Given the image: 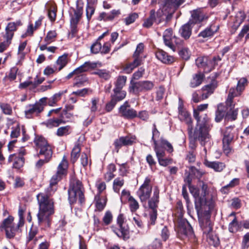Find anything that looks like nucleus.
<instances>
[{"instance_id": "7ed1b4c3", "label": "nucleus", "mask_w": 249, "mask_h": 249, "mask_svg": "<svg viewBox=\"0 0 249 249\" xmlns=\"http://www.w3.org/2000/svg\"><path fill=\"white\" fill-rule=\"evenodd\" d=\"M68 167V161L66 157L64 156L61 161L57 167L56 173L52 176L50 180L49 186L45 190V192L44 193L48 197H51L53 195L57 190L58 182L67 176Z\"/></svg>"}, {"instance_id": "7c9ffc66", "label": "nucleus", "mask_w": 249, "mask_h": 249, "mask_svg": "<svg viewBox=\"0 0 249 249\" xmlns=\"http://www.w3.org/2000/svg\"><path fill=\"white\" fill-rule=\"evenodd\" d=\"M203 164L207 167L213 169L215 172H221L225 168V164L223 162L217 161H210L207 159H204Z\"/></svg>"}, {"instance_id": "13d9d810", "label": "nucleus", "mask_w": 249, "mask_h": 249, "mask_svg": "<svg viewBox=\"0 0 249 249\" xmlns=\"http://www.w3.org/2000/svg\"><path fill=\"white\" fill-rule=\"evenodd\" d=\"M38 233V228L36 226H34V225H32L30 229L28 234L26 237V243H29L33 240Z\"/></svg>"}, {"instance_id": "ddd939ff", "label": "nucleus", "mask_w": 249, "mask_h": 249, "mask_svg": "<svg viewBox=\"0 0 249 249\" xmlns=\"http://www.w3.org/2000/svg\"><path fill=\"white\" fill-rule=\"evenodd\" d=\"M162 10H158L156 12L155 9L151 10L149 17L143 20L142 26L145 28H150L154 22L157 25L160 24L164 20Z\"/></svg>"}, {"instance_id": "72a5a7b5", "label": "nucleus", "mask_w": 249, "mask_h": 249, "mask_svg": "<svg viewBox=\"0 0 249 249\" xmlns=\"http://www.w3.org/2000/svg\"><path fill=\"white\" fill-rule=\"evenodd\" d=\"M226 115V110L224 107V104H218L215 111L214 121L217 123L221 122L224 118L225 119Z\"/></svg>"}, {"instance_id": "c03bdc74", "label": "nucleus", "mask_w": 249, "mask_h": 249, "mask_svg": "<svg viewBox=\"0 0 249 249\" xmlns=\"http://www.w3.org/2000/svg\"><path fill=\"white\" fill-rule=\"evenodd\" d=\"M152 132V136L151 138V141H152L154 143V150H156L159 149L158 146L159 142L158 141L157 139L160 138V133L157 128V126L155 124H153Z\"/></svg>"}, {"instance_id": "a19ab883", "label": "nucleus", "mask_w": 249, "mask_h": 249, "mask_svg": "<svg viewBox=\"0 0 249 249\" xmlns=\"http://www.w3.org/2000/svg\"><path fill=\"white\" fill-rule=\"evenodd\" d=\"M63 94V92H59L58 93L54 94L53 96L50 98L46 97H42V98H45V104H44V107L47 105L51 107H53L56 105V103L60 100L61 96Z\"/></svg>"}, {"instance_id": "6e6552de", "label": "nucleus", "mask_w": 249, "mask_h": 249, "mask_svg": "<svg viewBox=\"0 0 249 249\" xmlns=\"http://www.w3.org/2000/svg\"><path fill=\"white\" fill-rule=\"evenodd\" d=\"M208 107V104H203L197 106L196 108L194 109L193 117L196 122L195 126L211 129L213 125L211 124V118L206 113H200V112L207 109Z\"/></svg>"}, {"instance_id": "9d476101", "label": "nucleus", "mask_w": 249, "mask_h": 249, "mask_svg": "<svg viewBox=\"0 0 249 249\" xmlns=\"http://www.w3.org/2000/svg\"><path fill=\"white\" fill-rule=\"evenodd\" d=\"M160 189L158 186H155L152 196L151 199L148 202V206L151 212L149 213L150 223L154 225L157 218L158 212L157 208L160 202Z\"/></svg>"}, {"instance_id": "f704fd0d", "label": "nucleus", "mask_w": 249, "mask_h": 249, "mask_svg": "<svg viewBox=\"0 0 249 249\" xmlns=\"http://www.w3.org/2000/svg\"><path fill=\"white\" fill-rule=\"evenodd\" d=\"M158 148L160 151H165L171 153L174 151V148L172 144L166 139L160 137L158 143Z\"/></svg>"}, {"instance_id": "0e129e2a", "label": "nucleus", "mask_w": 249, "mask_h": 249, "mask_svg": "<svg viewBox=\"0 0 249 249\" xmlns=\"http://www.w3.org/2000/svg\"><path fill=\"white\" fill-rule=\"evenodd\" d=\"M128 200L131 212H136L139 208V204L138 201L132 196H130L128 197Z\"/></svg>"}, {"instance_id": "393cba45", "label": "nucleus", "mask_w": 249, "mask_h": 249, "mask_svg": "<svg viewBox=\"0 0 249 249\" xmlns=\"http://www.w3.org/2000/svg\"><path fill=\"white\" fill-rule=\"evenodd\" d=\"M68 121H66L63 117V114H59L58 117H53L47 120L43 124L49 128H53L59 126L61 124H65Z\"/></svg>"}, {"instance_id": "6e6d98bb", "label": "nucleus", "mask_w": 249, "mask_h": 249, "mask_svg": "<svg viewBox=\"0 0 249 249\" xmlns=\"http://www.w3.org/2000/svg\"><path fill=\"white\" fill-rule=\"evenodd\" d=\"M238 109L237 108L231 110L226 111L225 120L228 121H234L237 119Z\"/></svg>"}, {"instance_id": "a878e982", "label": "nucleus", "mask_w": 249, "mask_h": 249, "mask_svg": "<svg viewBox=\"0 0 249 249\" xmlns=\"http://www.w3.org/2000/svg\"><path fill=\"white\" fill-rule=\"evenodd\" d=\"M121 14L120 10L113 9L110 12L107 13L103 12L100 13L97 20L104 21H112L115 18L118 17Z\"/></svg>"}, {"instance_id": "39448f33", "label": "nucleus", "mask_w": 249, "mask_h": 249, "mask_svg": "<svg viewBox=\"0 0 249 249\" xmlns=\"http://www.w3.org/2000/svg\"><path fill=\"white\" fill-rule=\"evenodd\" d=\"M211 129L195 126L193 127L187 128L189 138V147L194 151L197 146L196 141L199 142L200 144L204 146L209 139V131Z\"/></svg>"}, {"instance_id": "5fc2aeb1", "label": "nucleus", "mask_w": 249, "mask_h": 249, "mask_svg": "<svg viewBox=\"0 0 249 249\" xmlns=\"http://www.w3.org/2000/svg\"><path fill=\"white\" fill-rule=\"evenodd\" d=\"M57 36V33L56 30H50L47 33L44 41L47 43V44H50L52 42L55 41Z\"/></svg>"}, {"instance_id": "5701e85b", "label": "nucleus", "mask_w": 249, "mask_h": 249, "mask_svg": "<svg viewBox=\"0 0 249 249\" xmlns=\"http://www.w3.org/2000/svg\"><path fill=\"white\" fill-rule=\"evenodd\" d=\"M111 228L113 232L120 238H121L124 241L129 239V228L127 225L118 226V228H117L114 226H112Z\"/></svg>"}, {"instance_id": "412c9836", "label": "nucleus", "mask_w": 249, "mask_h": 249, "mask_svg": "<svg viewBox=\"0 0 249 249\" xmlns=\"http://www.w3.org/2000/svg\"><path fill=\"white\" fill-rule=\"evenodd\" d=\"M245 18L246 15L242 11L238 12L235 16L231 18V21H230L229 25L231 28L230 31L231 34L235 33Z\"/></svg>"}, {"instance_id": "37998d69", "label": "nucleus", "mask_w": 249, "mask_h": 249, "mask_svg": "<svg viewBox=\"0 0 249 249\" xmlns=\"http://www.w3.org/2000/svg\"><path fill=\"white\" fill-rule=\"evenodd\" d=\"M128 91L130 93L138 95L140 92H142L140 82H134L132 79L130 81L128 88Z\"/></svg>"}, {"instance_id": "e2e57ef3", "label": "nucleus", "mask_w": 249, "mask_h": 249, "mask_svg": "<svg viewBox=\"0 0 249 249\" xmlns=\"http://www.w3.org/2000/svg\"><path fill=\"white\" fill-rule=\"evenodd\" d=\"M141 87H142V91H146L152 90L154 87V84L153 82L148 80L140 81Z\"/></svg>"}, {"instance_id": "423d86ee", "label": "nucleus", "mask_w": 249, "mask_h": 249, "mask_svg": "<svg viewBox=\"0 0 249 249\" xmlns=\"http://www.w3.org/2000/svg\"><path fill=\"white\" fill-rule=\"evenodd\" d=\"M14 220V217L12 215H9L3 219L0 225V231H4L6 237L9 239H13L17 234L21 233V228L24 226L19 222L15 225Z\"/></svg>"}, {"instance_id": "473e14b6", "label": "nucleus", "mask_w": 249, "mask_h": 249, "mask_svg": "<svg viewBox=\"0 0 249 249\" xmlns=\"http://www.w3.org/2000/svg\"><path fill=\"white\" fill-rule=\"evenodd\" d=\"M194 25L191 21H188L187 23L182 25L179 30V33L182 37L184 39H188L192 35V30Z\"/></svg>"}, {"instance_id": "0eeeda50", "label": "nucleus", "mask_w": 249, "mask_h": 249, "mask_svg": "<svg viewBox=\"0 0 249 249\" xmlns=\"http://www.w3.org/2000/svg\"><path fill=\"white\" fill-rule=\"evenodd\" d=\"M22 25L20 20H18L16 22H9L5 27V33L2 35L4 40L0 42V53H3L9 47L12 43V40L14 36V34L17 31L18 27Z\"/></svg>"}, {"instance_id": "f8f14e48", "label": "nucleus", "mask_w": 249, "mask_h": 249, "mask_svg": "<svg viewBox=\"0 0 249 249\" xmlns=\"http://www.w3.org/2000/svg\"><path fill=\"white\" fill-rule=\"evenodd\" d=\"M177 235L178 237L181 240L193 235V228L186 219L182 217L178 218Z\"/></svg>"}, {"instance_id": "f257e3e1", "label": "nucleus", "mask_w": 249, "mask_h": 249, "mask_svg": "<svg viewBox=\"0 0 249 249\" xmlns=\"http://www.w3.org/2000/svg\"><path fill=\"white\" fill-rule=\"evenodd\" d=\"M36 199L39 207L37 214L38 223L39 225L44 224L46 227L50 228L52 221L50 216L54 213V199L44 193L38 194Z\"/></svg>"}, {"instance_id": "b1692460", "label": "nucleus", "mask_w": 249, "mask_h": 249, "mask_svg": "<svg viewBox=\"0 0 249 249\" xmlns=\"http://www.w3.org/2000/svg\"><path fill=\"white\" fill-rule=\"evenodd\" d=\"M155 56L158 60L167 65L172 64L176 60L174 57L169 55L168 53L160 49H158L156 51Z\"/></svg>"}, {"instance_id": "c85d7f7f", "label": "nucleus", "mask_w": 249, "mask_h": 249, "mask_svg": "<svg viewBox=\"0 0 249 249\" xmlns=\"http://www.w3.org/2000/svg\"><path fill=\"white\" fill-rule=\"evenodd\" d=\"M89 79L86 74H78L73 79L72 87L80 88L89 84Z\"/></svg>"}, {"instance_id": "e433bc0d", "label": "nucleus", "mask_w": 249, "mask_h": 249, "mask_svg": "<svg viewBox=\"0 0 249 249\" xmlns=\"http://www.w3.org/2000/svg\"><path fill=\"white\" fill-rule=\"evenodd\" d=\"M199 224L203 234L207 235L212 233L213 225L210 218H207L203 221H199Z\"/></svg>"}, {"instance_id": "ea45409f", "label": "nucleus", "mask_w": 249, "mask_h": 249, "mask_svg": "<svg viewBox=\"0 0 249 249\" xmlns=\"http://www.w3.org/2000/svg\"><path fill=\"white\" fill-rule=\"evenodd\" d=\"M242 221L238 222L236 216L229 224V231L232 233H235L239 231H242Z\"/></svg>"}, {"instance_id": "338daca9", "label": "nucleus", "mask_w": 249, "mask_h": 249, "mask_svg": "<svg viewBox=\"0 0 249 249\" xmlns=\"http://www.w3.org/2000/svg\"><path fill=\"white\" fill-rule=\"evenodd\" d=\"M162 241L158 238H156L147 247L148 249H161L162 248Z\"/></svg>"}, {"instance_id": "c756f323", "label": "nucleus", "mask_w": 249, "mask_h": 249, "mask_svg": "<svg viewBox=\"0 0 249 249\" xmlns=\"http://www.w3.org/2000/svg\"><path fill=\"white\" fill-rule=\"evenodd\" d=\"M205 78V74L200 71H198L192 76L189 85L192 88H195L200 86Z\"/></svg>"}, {"instance_id": "bb28decb", "label": "nucleus", "mask_w": 249, "mask_h": 249, "mask_svg": "<svg viewBox=\"0 0 249 249\" xmlns=\"http://www.w3.org/2000/svg\"><path fill=\"white\" fill-rule=\"evenodd\" d=\"M196 64L199 69H202L204 74L211 72L209 63V57L207 56H201L197 57L196 60Z\"/></svg>"}, {"instance_id": "603ef678", "label": "nucleus", "mask_w": 249, "mask_h": 249, "mask_svg": "<svg viewBox=\"0 0 249 249\" xmlns=\"http://www.w3.org/2000/svg\"><path fill=\"white\" fill-rule=\"evenodd\" d=\"M206 237L210 245L214 247H217L220 245V240L217 235L213 234L212 233H211L207 235Z\"/></svg>"}, {"instance_id": "052dcab7", "label": "nucleus", "mask_w": 249, "mask_h": 249, "mask_svg": "<svg viewBox=\"0 0 249 249\" xmlns=\"http://www.w3.org/2000/svg\"><path fill=\"white\" fill-rule=\"evenodd\" d=\"M18 71V68L16 67H13L10 70L8 74L6 75L4 80L7 78L10 81H13L16 79Z\"/></svg>"}, {"instance_id": "4be33fe9", "label": "nucleus", "mask_w": 249, "mask_h": 249, "mask_svg": "<svg viewBox=\"0 0 249 249\" xmlns=\"http://www.w3.org/2000/svg\"><path fill=\"white\" fill-rule=\"evenodd\" d=\"M25 160V158L18 156L15 154H12L8 156L7 163H12V168L17 171H19L24 166Z\"/></svg>"}, {"instance_id": "9b49d317", "label": "nucleus", "mask_w": 249, "mask_h": 249, "mask_svg": "<svg viewBox=\"0 0 249 249\" xmlns=\"http://www.w3.org/2000/svg\"><path fill=\"white\" fill-rule=\"evenodd\" d=\"M151 179L149 177L145 178L143 183L140 186L136 194L142 204H146L151 199L152 191Z\"/></svg>"}, {"instance_id": "f3484780", "label": "nucleus", "mask_w": 249, "mask_h": 249, "mask_svg": "<svg viewBox=\"0 0 249 249\" xmlns=\"http://www.w3.org/2000/svg\"><path fill=\"white\" fill-rule=\"evenodd\" d=\"M120 116L127 120H133L137 117V111L125 101L118 109Z\"/></svg>"}, {"instance_id": "2eb2a0df", "label": "nucleus", "mask_w": 249, "mask_h": 249, "mask_svg": "<svg viewBox=\"0 0 249 249\" xmlns=\"http://www.w3.org/2000/svg\"><path fill=\"white\" fill-rule=\"evenodd\" d=\"M178 114L179 120L185 122L187 124V128L193 127V120L191 114L184 107V102L181 98L178 99Z\"/></svg>"}, {"instance_id": "2f4dec72", "label": "nucleus", "mask_w": 249, "mask_h": 249, "mask_svg": "<svg viewBox=\"0 0 249 249\" xmlns=\"http://www.w3.org/2000/svg\"><path fill=\"white\" fill-rule=\"evenodd\" d=\"M172 34V29L171 28L167 29L164 32L163 38L165 45L169 47L174 52H175L176 51V47L173 43Z\"/></svg>"}, {"instance_id": "8fccbe9b", "label": "nucleus", "mask_w": 249, "mask_h": 249, "mask_svg": "<svg viewBox=\"0 0 249 249\" xmlns=\"http://www.w3.org/2000/svg\"><path fill=\"white\" fill-rule=\"evenodd\" d=\"M127 80V77L124 75H119L117 77L116 81L114 82V89H123L125 85Z\"/></svg>"}, {"instance_id": "774afa93", "label": "nucleus", "mask_w": 249, "mask_h": 249, "mask_svg": "<svg viewBox=\"0 0 249 249\" xmlns=\"http://www.w3.org/2000/svg\"><path fill=\"white\" fill-rule=\"evenodd\" d=\"M160 235L163 242H166L169 239L170 232L167 226H163L161 230Z\"/></svg>"}, {"instance_id": "6ab92c4d", "label": "nucleus", "mask_w": 249, "mask_h": 249, "mask_svg": "<svg viewBox=\"0 0 249 249\" xmlns=\"http://www.w3.org/2000/svg\"><path fill=\"white\" fill-rule=\"evenodd\" d=\"M135 140L136 137L135 136H122L119 139L115 140L113 145L115 150L117 152H118L123 146L132 145L136 143Z\"/></svg>"}, {"instance_id": "4d7b16f0", "label": "nucleus", "mask_w": 249, "mask_h": 249, "mask_svg": "<svg viewBox=\"0 0 249 249\" xmlns=\"http://www.w3.org/2000/svg\"><path fill=\"white\" fill-rule=\"evenodd\" d=\"M178 53L182 59L185 61L189 60L191 55L190 51L187 47H182L178 51Z\"/></svg>"}, {"instance_id": "3c124183", "label": "nucleus", "mask_w": 249, "mask_h": 249, "mask_svg": "<svg viewBox=\"0 0 249 249\" xmlns=\"http://www.w3.org/2000/svg\"><path fill=\"white\" fill-rule=\"evenodd\" d=\"M57 11V6L55 4L50 5L48 9V16L52 22H54L56 20Z\"/></svg>"}, {"instance_id": "09e8293b", "label": "nucleus", "mask_w": 249, "mask_h": 249, "mask_svg": "<svg viewBox=\"0 0 249 249\" xmlns=\"http://www.w3.org/2000/svg\"><path fill=\"white\" fill-rule=\"evenodd\" d=\"M217 86L218 82L217 80L214 79H212L211 83L209 84L204 86L202 88L201 90L203 92L207 91L212 94L213 93L214 90L217 87Z\"/></svg>"}, {"instance_id": "680f3d73", "label": "nucleus", "mask_w": 249, "mask_h": 249, "mask_svg": "<svg viewBox=\"0 0 249 249\" xmlns=\"http://www.w3.org/2000/svg\"><path fill=\"white\" fill-rule=\"evenodd\" d=\"M124 179L120 178H115L113 183V189L115 192L119 193L120 192V188L124 184Z\"/></svg>"}, {"instance_id": "bf43d9fd", "label": "nucleus", "mask_w": 249, "mask_h": 249, "mask_svg": "<svg viewBox=\"0 0 249 249\" xmlns=\"http://www.w3.org/2000/svg\"><path fill=\"white\" fill-rule=\"evenodd\" d=\"M68 54L64 53L63 55L59 56L57 61L56 63L59 66L58 68V71H61L63 68H64L66 65L68 64Z\"/></svg>"}, {"instance_id": "a18cd8bd", "label": "nucleus", "mask_w": 249, "mask_h": 249, "mask_svg": "<svg viewBox=\"0 0 249 249\" xmlns=\"http://www.w3.org/2000/svg\"><path fill=\"white\" fill-rule=\"evenodd\" d=\"M80 152L81 146L79 143H77L74 145L71 154V161L72 164H74L77 160Z\"/></svg>"}, {"instance_id": "69168bd1", "label": "nucleus", "mask_w": 249, "mask_h": 249, "mask_svg": "<svg viewBox=\"0 0 249 249\" xmlns=\"http://www.w3.org/2000/svg\"><path fill=\"white\" fill-rule=\"evenodd\" d=\"M222 60V57L219 55L214 56L212 59L209 58V67L211 71L213 70L218 64V62Z\"/></svg>"}, {"instance_id": "864d4df0", "label": "nucleus", "mask_w": 249, "mask_h": 249, "mask_svg": "<svg viewBox=\"0 0 249 249\" xmlns=\"http://www.w3.org/2000/svg\"><path fill=\"white\" fill-rule=\"evenodd\" d=\"M93 74L98 75L100 78L105 80H108L111 77V74L109 71L105 69H98L92 72Z\"/></svg>"}, {"instance_id": "cd10ccee", "label": "nucleus", "mask_w": 249, "mask_h": 249, "mask_svg": "<svg viewBox=\"0 0 249 249\" xmlns=\"http://www.w3.org/2000/svg\"><path fill=\"white\" fill-rule=\"evenodd\" d=\"M158 160V162L160 166L166 167L168 165L173 163V159L170 158H164L165 156V152L160 151L158 149L154 150Z\"/></svg>"}, {"instance_id": "c9c22d12", "label": "nucleus", "mask_w": 249, "mask_h": 249, "mask_svg": "<svg viewBox=\"0 0 249 249\" xmlns=\"http://www.w3.org/2000/svg\"><path fill=\"white\" fill-rule=\"evenodd\" d=\"M38 153L37 154V156L40 157V156H44V158L52 159L53 153V150L52 145L49 143L46 146L42 147L38 149Z\"/></svg>"}, {"instance_id": "49530a36", "label": "nucleus", "mask_w": 249, "mask_h": 249, "mask_svg": "<svg viewBox=\"0 0 249 249\" xmlns=\"http://www.w3.org/2000/svg\"><path fill=\"white\" fill-rule=\"evenodd\" d=\"M95 199L96 200L95 202V211H97L98 212H102L105 208L107 199V198H101L100 197V196H96L95 197Z\"/></svg>"}, {"instance_id": "4c0bfd02", "label": "nucleus", "mask_w": 249, "mask_h": 249, "mask_svg": "<svg viewBox=\"0 0 249 249\" xmlns=\"http://www.w3.org/2000/svg\"><path fill=\"white\" fill-rule=\"evenodd\" d=\"M126 95V92L123 89H113V92L111 94L110 99L116 102H119L124 100Z\"/></svg>"}, {"instance_id": "aec40b11", "label": "nucleus", "mask_w": 249, "mask_h": 249, "mask_svg": "<svg viewBox=\"0 0 249 249\" xmlns=\"http://www.w3.org/2000/svg\"><path fill=\"white\" fill-rule=\"evenodd\" d=\"M219 25L215 23H212L208 27L201 31L198 34V37H202L205 40L212 38L213 36L218 31Z\"/></svg>"}, {"instance_id": "dca6fc26", "label": "nucleus", "mask_w": 249, "mask_h": 249, "mask_svg": "<svg viewBox=\"0 0 249 249\" xmlns=\"http://www.w3.org/2000/svg\"><path fill=\"white\" fill-rule=\"evenodd\" d=\"M84 2L83 0H77L76 8L71 7L69 11L70 22L78 23L83 14Z\"/></svg>"}, {"instance_id": "4468645a", "label": "nucleus", "mask_w": 249, "mask_h": 249, "mask_svg": "<svg viewBox=\"0 0 249 249\" xmlns=\"http://www.w3.org/2000/svg\"><path fill=\"white\" fill-rule=\"evenodd\" d=\"M45 100V98H40L34 104L29 105L25 110V114L27 118H31L33 114L38 116L44 109Z\"/></svg>"}, {"instance_id": "a211bd4d", "label": "nucleus", "mask_w": 249, "mask_h": 249, "mask_svg": "<svg viewBox=\"0 0 249 249\" xmlns=\"http://www.w3.org/2000/svg\"><path fill=\"white\" fill-rule=\"evenodd\" d=\"M190 13L191 18L189 19V21H191V23L194 25L196 24L200 23L209 18L208 14L202 8L193 10Z\"/></svg>"}, {"instance_id": "de8ad7c7", "label": "nucleus", "mask_w": 249, "mask_h": 249, "mask_svg": "<svg viewBox=\"0 0 249 249\" xmlns=\"http://www.w3.org/2000/svg\"><path fill=\"white\" fill-rule=\"evenodd\" d=\"M72 131V127L71 125H67L58 128L56 132V135L58 137H63L70 135Z\"/></svg>"}, {"instance_id": "20e7f679", "label": "nucleus", "mask_w": 249, "mask_h": 249, "mask_svg": "<svg viewBox=\"0 0 249 249\" xmlns=\"http://www.w3.org/2000/svg\"><path fill=\"white\" fill-rule=\"evenodd\" d=\"M68 192V200L71 206L75 204L77 200L81 206L85 205V188L81 181L77 178L73 179L71 182Z\"/></svg>"}, {"instance_id": "58836bf2", "label": "nucleus", "mask_w": 249, "mask_h": 249, "mask_svg": "<svg viewBox=\"0 0 249 249\" xmlns=\"http://www.w3.org/2000/svg\"><path fill=\"white\" fill-rule=\"evenodd\" d=\"M33 142L36 151H38L39 149L49 143L47 139L42 135L37 134H35Z\"/></svg>"}, {"instance_id": "f03ea898", "label": "nucleus", "mask_w": 249, "mask_h": 249, "mask_svg": "<svg viewBox=\"0 0 249 249\" xmlns=\"http://www.w3.org/2000/svg\"><path fill=\"white\" fill-rule=\"evenodd\" d=\"M201 188L202 193L200 197L195 200V209L199 219L203 216L210 215L211 211L214 206L212 198L207 196L209 194L207 184L202 182Z\"/></svg>"}, {"instance_id": "79ce46f5", "label": "nucleus", "mask_w": 249, "mask_h": 249, "mask_svg": "<svg viewBox=\"0 0 249 249\" xmlns=\"http://www.w3.org/2000/svg\"><path fill=\"white\" fill-rule=\"evenodd\" d=\"M97 66L96 63L90 61H86L83 65L75 69L78 74H84V73L89 71L90 69H93Z\"/></svg>"}, {"instance_id": "1a4fd4ad", "label": "nucleus", "mask_w": 249, "mask_h": 249, "mask_svg": "<svg viewBox=\"0 0 249 249\" xmlns=\"http://www.w3.org/2000/svg\"><path fill=\"white\" fill-rule=\"evenodd\" d=\"M144 46L143 43H139L136 50L134 52L132 57L134 60L132 62L127 63L123 66V70L126 73L129 74L136 68L141 66L142 64V57L140 56L144 51Z\"/></svg>"}]
</instances>
